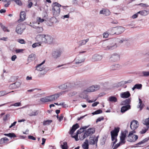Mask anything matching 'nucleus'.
Returning <instances> with one entry per match:
<instances>
[{"instance_id":"f704fd0d","label":"nucleus","mask_w":149,"mask_h":149,"mask_svg":"<svg viewBox=\"0 0 149 149\" xmlns=\"http://www.w3.org/2000/svg\"><path fill=\"white\" fill-rule=\"evenodd\" d=\"M89 40V39L87 38L86 40H83L79 41L78 42L79 45V46H81L85 44Z\"/></svg>"},{"instance_id":"de8ad7c7","label":"nucleus","mask_w":149,"mask_h":149,"mask_svg":"<svg viewBox=\"0 0 149 149\" xmlns=\"http://www.w3.org/2000/svg\"><path fill=\"white\" fill-rule=\"evenodd\" d=\"M134 87L136 88V89H141L142 87V85L141 84H136L134 85Z\"/></svg>"},{"instance_id":"0e129e2a","label":"nucleus","mask_w":149,"mask_h":149,"mask_svg":"<svg viewBox=\"0 0 149 149\" xmlns=\"http://www.w3.org/2000/svg\"><path fill=\"white\" fill-rule=\"evenodd\" d=\"M21 105V103L20 102H16L14 104L12 105V106L15 107H18L20 106Z\"/></svg>"},{"instance_id":"20e7f679","label":"nucleus","mask_w":149,"mask_h":149,"mask_svg":"<svg viewBox=\"0 0 149 149\" xmlns=\"http://www.w3.org/2000/svg\"><path fill=\"white\" fill-rule=\"evenodd\" d=\"M63 93L60 92L56 93L54 95L48 96L49 102L53 101L57 99L59 96L61 95Z\"/></svg>"},{"instance_id":"bf43d9fd","label":"nucleus","mask_w":149,"mask_h":149,"mask_svg":"<svg viewBox=\"0 0 149 149\" xmlns=\"http://www.w3.org/2000/svg\"><path fill=\"white\" fill-rule=\"evenodd\" d=\"M18 42L22 44H25L26 43L24 40L22 39H18Z\"/></svg>"},{"instance_id":"4c0bfd02","label":"nucleus","mask_w":149,"mask_h":149,"mask_svg":"<svg viewBox=\"0 0 149 149\" xmlns=\"http://www.w3.org/2000/svg\"><path fill=\"white\" fill-rule=\"evenodd\" d=\"M49 100L48 96L40 99V101L43 103L50 102Z\"/></svg>"},{"instance_id":"72a5a7b5","label":"nucleus","mask_w":149,"mask_h":149,"mask_svg":"<svg viewBox=\"0 0 149 149\" xmlns=\"http://www.w3.org/2000/svg\"><path fill=\"white\" fill-rule=\"evenodd\" d=\"M108 101L111 102H116L117 101V98L114 96H111L109 97L108 99Z\"/></svg>"},{"instance_id":"f3484780","label":"nucleus","mask_w":149,"mask_h":149,"mask_svg":"<svg viewBox=\"0 0 149 149\" xmlns=\"http://www.w3.org/2000/svg\"><path fill=\"white\" fill-rule=\"evenodd\" d=\"M120 128L117 127H115L114 129L111 131V136H114V137H117L118 135V134L120 130Z\"/></svg>"},{"instance_id":"58836bf2","label":"nucleus","mask_w":149,"mask_h":149,"mask_svg":"<svg viewBox=\"0 0 149 149\" xmlns=\"http://www.w3.org/2000/svg\"><path fill=\"white\" fill-rule=\"evenodd\" d=\"M138 13L143 16L146 15L148 14L147 11L145 10L140 11L138 12Z\"/></svg>"},{"instance_id":"aec40b11","label":"nucleus","mask_w":149,"mask_h":149,"mask_svg":"<svg viewBox=\"0 0 149 149\" xmlns=\"http://www.w3.org/2000/svg\"><path fill=\"white\" fill-rule=\"evenodd\" d=\"M131 96L130 93L129 91L122 92L120 94V97L123 98H127Z\"/></svg>"},{"instance_id":"3c124183","label":"nucleus","mask_w":149,"mask_h":149,"mask_svg":"<svg viewBox=\"0 0 149 149\" xmlns=\"http://www.w3.org/2000/svg\"><path fill=\"white\" fill-rule=\"evenodd\" d=\"M143 124L146 125L147 126L148 125V127L149 128V118L146 119L145 120Z\"/></svg>"},{"instance_id":"c9c22d12","label":"nucleus","mask_w":149,"mask_h":149,"mask_svg":"<svg viewBox=\"0 0 149 149\" xmlns=\"http://www.w3.org/2000/svg\"><path fill=\"white\" fill-rule=\"evenodd\" d=\"M149 140V137H147L144 139H143L142 141H141L139 142L138 143L136 144V145H139L142 144H143L145 143L148 141Z\"/></svg>"},{"instance_id":"9b49d317","label":"nucleus","mask_w":149,"mask_h":149,"mask_svg":"<svg viewBox=\"0 0 149 149\" xmlns=\"http://www.w3.org/2000/svg\"><path fill=\"white\" fill-rule=\"evenodd\" d=\"M61 53L62 51H61L56 50L52 52V57L55 59H57L60 56Z\"/></svg>"},{"instance_id":"393cba45","label":"nucleus","mask_w":149,"mask_h":149,"mask_svg":"<svg viewBox=\"0 0 149 149\" xmlns=\"http://www.w3.org/2000/svg\"><path fill=\"white\" fill-rule=\"evenodd\" d=\"M70 84L67 83L65 84H63L58 86L59 88L63 90L65 89L69 88L70 87Z\"/></svg>"},{"instance_id":"bb28decb","label":"nucleus","mask_w":149,"mask_h":149,"mask_svg":"<svg viewBox=\"0 0 149 149\" xmlns=\"http://www.w3.org/2000/svg\"><path fill=\"white\" fill-rule=\"evenodd\" d=\"M52 6L54 10H57L58 9H60L59 7H61L62 6L58 3L55 2L53 3L52 5Z\"/></svg>"},{"instance_id":"7ed1b4c3","label":"nucleus","mask_w":149,"mask_h":149,"mask_svg":"<svg viewBox=\"0 0 149 149\" xmlns=\"http://www.w3.org/2000/svg\"><path fill=\"white\" fill-rule=\"evenodd\" d=\"M25 28V27L23 24H19L17 25L15 31L18 34H21Z\"/></svg>"},{"instance_id":"b1692460","label":"nucleus","mask_w":149,"mask_h":149,"mask_svg":"<svg viewBox=\"0 0 149 149\" xmlns=\"http://www.w3.org/2000/svg\"><path fill=\"white\" fill-rule=\"evenodd\" d=\"M131 99L130 98H128L122 101L120 105H126L127 104H130L131 103Z\"/></svg>"},{"instance_id":"ea45409f","label":"nucleus","mask_w":149,"mask_h":149,"mask_svg":"<svg viewBox=\"0 0 149 149\" xmlns=\"http://www.w3.org/2000/svg\"><path fill=\"white\" fill-rule=\"evenodd\" d=\"M61 147L62 149H68V146L67 145V143L66 142H64L63 143V145H61Z\"/></svg>"},{"instance_id":"c756f323","label":"nucleus","mask_w":149,"mask_h":149,"mask_svg":"<svg viewBox=\"0 0 149 149\" xmlns=\"http://www.w3.org/2000/svg\"><path fill=\"white\" fill-rule=\"evenodd\" d=\"M39 113V111L38 110H31L29 115L30 116H36Z\"/></svg>"},{"instance_id":"dca6fc26","label":"nucleus","mask_w":149,"mask_h":149,"mask_svg":"<svg viewBox=\"0 0 149 149\" xmlns=\"http://www.w3.org/2000/svg\"><path fill=\"white\" fill-rule=\"evenodd\" d=\"M122 66L118 64H115L111 65L110 67L111 71L118 70L121 69Z\"/></svg>"},{"instance_id":"338daca9","label":"nucleus","mask_w":149,"mask_h":149,"mask_svg":"<svg viewBox=\"0 0 149 149\" xmlns=\"http://www.w3.org/2000/svg\"><path fill=\"white\" fill-rule=\"evenodd\" d=\"M28 138L29 139H31L33 140H35L36 138L32 136L29 135L28 136Z\"/></svg>"},{"instance_id":"603ef678","label":"nucleus","mask_w":149,"mask_h":149,"mask_svg":"<svg viewBox=\"0 0 149 149\" xmlns=\"http://www.w3.org/2000/svg\"><path fill=\"white\" fill-rule=\"evenodd\" d=\"M43 30V29L42 27H38L36 29V31L37 32L40 33L42 32Z\"/></svg>"},{"instance_id":"ddd939ff","label":"nucleus","mask_w":149,"mask_h":149,"mask_svg":"<svg viewBox=\"0 0 149 149\" xmlns=\"http://www.w3.org/2000/svg\"><path fill=\"white\" fill-rule=\"evenodd\" d=\"M127 141L131 142H134L136 141L138 138V136L136 135H133L130 136H128Z\"/></svg>"},{"instance_id":"f8f14e48","label":"nucleus","mask_w":149,"mask_h":149,"mask_svg":"<svg viewBox=\"0 0 149 149\" xmlns=\"http://www.w3.org/2000/svg\"><path fill=\"white\" fill-rule=\"evenodd\" d=\"M45 61L44 60L42 63L36 66L35 68H36V70L42 71L44 70H48V69H46L45 68H44L43 66H42V65L45 63Z\"/></svg>"},{"instance_id":"4be33fe9","label":"nucleus","mask_w":149,"mask_h":149,"mask_svg":"<svg viewBox=\"0 0 149 149\" xmlns=\"http://www.w3.org/2000/svg\"><path fill=\"white\" fill-rule=\"evenodd\" d=\"M26 13L24 11H21L20 14V19L18 20V22H20L21 21L25 20L26 18Z\"/></svg>"},{"instance_id":"c03bdc74","label":"nucleus","mask_w":149,"mask_h":149,"mask_svg":"<svg viewBox=\"0 0 149 149\" xmlns=\"http://www.w3.org/2000/svg\"><path fill=\"white\" fill-rule=\"evenodd\" d=\"M102 111L101 109H99L95 111L94 112H92V114L93 115H95V114H98L101 113H102Z\"/></svg>"},{"instance_id":"49530a36","label":"nucleus","mask_w":149,"mask_h":149,"mask_svg":"<svg viewBox=\"0 0 149 149\" xmlns=\"http://www.w3.org/2000/svg\"><path fill=\"white\" fill-rule=\"evenodd\" d=\"M14 1L17 5L19 6H21L22 5L20 0H10L11 1Z\"/></svg>"},{"instance_id":"423d86ee","label":"nucleus","mask_w":149,"mask_h":149,"mask_svg":"<svg viewBox=\"0 0 149 149\" xmlns=\"http://www.w3.org/2000/svg\"><path fill=\"white\" fill-rule=\"evenodd\" d=\"M128 132L127 130H125L124 132H122L120 137V142L123 144L125 143V139L126 137V134Z\"/></svg>"},{"instance_id":"8fccbe9b","label":"nucleus","mask_w":149,"mask_h":149,"mask_svg":"<svg viewBox=\"0 0 149 149\" xmlns=\"http://www.w3.org/2000/svg\"><path fill=\"white\" fill-rule=\"evenodd\" d=\"M149 128L147 127V128H144V129H143L141 131L140 133L141 134H143L145 133L148 130Z\"/></svg>"},{"instance_id":"a211bd4d","label":"nucleus","mask_w":149,"mask_h":149,"mask_svg":"<svg viewBox=\"0 0 149 149\" xmlns=\"http://www.w3.org/2000/svg\"><path fill=\"white\" fill-rule=\"evenodd\" d=\"M95 130L94 128H90L86 131L85 133L87 137L95 133Z\"/></svg>"},{"instance_id":"6ab92c4d","label":"nucleus","mask_w":149,"mask_h":149,"mask_svg":"<svg viewBox=\"0 0 149 149\" xmlns=\"http://www.w3.org/2000/svg\"><path fill=\"white\" fill-rule=\"evenodd\" d=\"M79 127V125L78 123H76L74 125L70 130L69 133L71 135L73 134L75 131Z\"/></svg>"},{"instance_id":"2f4dec72","label":"nucleus","mask_w":149,"mask_h":149,"mask_svg":"<svg viewBox=\"0 0 149 149\" xmlns=\"http://www.w3.org/2000/svg\"><path fill=\"white\" fill-rule=\"evenodd\" d=\"M89 144L91 145H95L96 143H97V141H95V137L94 136H90L89 138Z\"/></svg>"},{"instance_id":"39448f33","label":"nucleus","mask_w":149,"mask_h":149,"mask_svg":"<svg viewBox=\"0 0 149 149\" xmlns=\"http://www.w3.org/2000/svg\"><path fill=\"white\" fill-rule=\"evenodd\" d=\"M44 43L48 44H51L52 43L53 41V38L50 35H45Z\"/></svg>"},{"instance_id":"2eb2a0df","label":"nucleus","mask_w":149,"mask_h":149,"mask_svg":"<svg viewBox=\"0 0 149 149\" xmlns=\"http://www.w3.org/2000/svg\"><path fill=\"white\" fill-rule=\"evenodd\" d=\"M21 83L20 81H16L15 83L10 85L9 87L10 88H12L13 89H16L20 86Z\"/></svg>"},{"instance_id":"6e6d98bb","label":"nucleus","mask_w":149,"mask_h":149,"mask_svg":"<svg viewBox=\"0 0 149 149\" xmlns=\"http://www.w3.org/2000/svg\"><path fill=\"white\" fill-rule=\"evenodd\" d=\"M41 45V44L40 43L38 42H36L33 44L32 45V47L33 48H35L36 47L39 46Z\"/></svg>"},{"instance_id":"1a4fd4ad","label":"nucleus","mask_w":149,"mask_h":149,"mask_svg":"<svg viewBox=\"0 0 149 149\" xmlns=\"http://www.w3.org/2000/svg\"><path fill=\"white\" fill-rule=\"evenodd\" d=\"M120 55L117 53H114L112 54L110 57L109 59L111 61L115 62L120 59Z\"/></svg>"},{"instance_id":"a18cd8bd","label":"nucleus","mask_w":149,"mask_h":149,"mask_svg":"<svg viewBox=\"0 0 149 149\" xmlns=\"http://www.w3.org/2000/svg\"><path fill=\"white\" fill-rule=\"evenodd\" d=\"M142 76L148 77L149 76V71H143L142 72Z\"/></svg>"},{"instance_id":"0eeeda50","label":"nucleus","mask_w":149,"mask_h":149,"mask_svg":"<svg viewBox=\"0 0 149 149\" xmlns=\"http://www.w3.org/2000/svg\"><path fill=\"white\" fill-rule=\"evenodd\" d=\"M116 31V34L119 35L122 33L125 30V29L123 27L119 26L118 27H113V30Z\"/></svg>"},{"instance_id":"412c9836","label":"nucleus","mask_w":149,"mask_h":149,"mask_svg":"<svg viewBox=\"0 0 149 149\" xmlns=\"http://www.w3.org/2000/svg\"><path fill=\"white\" fill-rule=\"evenodd\" d=\"M114 39L116 40V42L117 43V45L118 44L119 45L123 42H125L128 40V39L126 38H122L121 39L118 38Z\"/></svg>"},{"instance_id":"f03ea898","label":"nucleus","mask_w":149,"mask_h":149,"mask_svg":"<svg viewBox=\"0 0 149 149\" xmlns=\"http://www.w3.org/2000/svg\"><path fill=\"white\" fill-rule=\"evenodd\" d=\"M100 88V86L97 85L93 86H91L87 88L86 90H84L81 94H79V96L81 98L86 99L88 97V95H86L85 96H83L82 95V93H86L87 92H92L95 91L99 89Z\"/></svg>"},{"instance_id":"5fc2aeb1","label":"nucleus","mask_w":149,"mask_h":149,"mask_svg":"<svg viewBox=\"0 0 149 149\" xmlns=\"http://www.w3.org/2000/svg\"><path fill=\"white\" fill-rule=\"evenodd\" d=\"M0 25L1 28L3 29V31H7L8 32H9L10 31V30H8L7 29V28L6 27L4 26L2 24H1Z\"/></svg>"},{"instance_id":"79ce46f5","label":"nucleus","mask_w":149,"mask_h":149,"mask_svg":"<svg viewBox=\"0 0 149 149\" xmlns=\"http://www.w3.org/2000/svg\"><path fill=\"white\" fill-rule=\"evenodd\" d=\"M35 54H31L28 57V60L29 61L33 60L35 59Z\"/></svg>"},{"instance_id":"473e14b6","label":"nucleus","mask_w":149,"mask_h":149,"mask_svg":"<svg viewBox=\"0 0 149 149\" xmlns=\"http://www.w3.org/2000/svg\"><path fill=\"white\" fill-rule=\"evenodd\" d=\"M85 58H81L79 57L78 58H76L75 59V64H78L83 63L85 61Z\"/></svg>"},{"instance_id":"e2e57ef3","label":"nucleus","mask_w":149,"mask_h":149,"mask_svg":"<svg viewBox=\"0 0 149 149\" xmlns=\"http://www.w3.org/2000/svg\"><path fill=\"white\" fill-rule=\"evenodd\" d=\"M23 50L22 49H16L15 51L16 53H19L22 52Z\"/></svg>"},{"instance_id":"052dcab7","label":"nucleus","mask_w":149,"mask_h":149,"mask_svg":"<svg viewBox=\"0 0 149 149\" xmlns=\"http://www.w3.org/2000/svg\"><path fill=\"white\" fill-rule=\"evenodd\" d=\"M104 119V118L103 116H101L100 117L98 118L96 120V123H97L98 122H100L102 120Z\"/></svg>"},{"instance_id":"13d9d810","label":"nucleus","mask_w":149,"mask_h":149,"mask_svg":"<svg viewBox=\"0 0 149 149\" xmlns=\"http://www.w3.org/2000/svg\"><path fill=\"white\" fill-rule=\"evenodd\" d=\"M8 93H6L5 91H0V97L8 94Z\"/></svg>"},{"instance_id":"a19ab883","label":"nucleus","mask_w":149,"mask_h":149,"mask_svg":"<svg viewBox=\"0 0 149 149\" xmlns=\"http://www.w3.org/2000/svg\"><path fill=\"white\" fill-rule=\"evenodd\" d=\"M52 122V120H45L43 122V124L44 125H49Z\"/></svg>"},{"instance_id":"09e8293b","label":"nucleus","mask_w":149,"mask_h":149,"mask_svg":"<svg viewBox=\"0 0 149 149\" xmlns=\"http://www.w3.org/2000/svg\"><path fill=\"white\" fill-rule=\"evenodd\" d=\"M77 93L76 91L71 92L68 93V95L69 97H72L77 94Z\"/></svg>"},{"instance_id":"e433bc0d","label":"nucleus","mask_w":149,"mask_h":149,"mask_svg":"<svg viewBox=\"0 0 149 149\" xmlns=\"http://www.w3.org/2000/svg\"><path fill=\"white\" fill-rule=\"evenodd\" d=\"M4 135L5 136L9 137L11 138L12 137H16V135L13 133H10L8 134L5 133L4 134Z\"/></svg>"},{"instance_id":"6e6552de","label":"nucleus","mask_w":149,"mask_h":149,"mask_svg":"<svg viewBox=\"0 0 149 149\" xmlns=\"http://www.w3.org/2000/svg\"><path fill=\"white\" fill-rule=\"evenodd\" d=\"M139 125L138 121L136 120H134L131 122L130 127L131 130H135L138 127Z\"/></svg>"},{"instance_id":"37998d69","label":"nucleus","mask_w":149,"mask_h":149,"mask_svg":"<svg viewBox=\"0 0 149 149\" xmlns=\"http://www.w3.org/2000/svg\"><path fill=\"white\" fill-rule=\"evenodd\" d=\"M79 139L81 141H82L85 138L87 137V136L86 135L85 133L84 132V134H81V135H79Z\"/></svg>"},{"instance_id":"4468645a","label":"nucleus","mask_w":149,"mask_h":149,"mask_svg":"<svg viewBox=\"0 0 149 149\" xmlns=\"http://www.w3.org/2000/svg\"><path fill=\"white\" fill-rule=\"evenodd\" d=\"M102 57L101 55L95 54L92 56V61H100L102 60Z\"/></svg>"},{"instance_id":"9d476101","label":"nucleus","mask_w":149,"mask_h":149,"mask_svg":"<svg viewBox=\"0 0 149 149\" xmlns=\"http://www.w3.org/2000/svg\"><path fill=\"white\" fill-rule=\"evenodd\" d=\"M45 34H40L37 35L36 37V39L37 41L41 44L42 42L44 43Z\"/></svg>"},{"instance_id":"4d7b16f0","label":"nucleus","mask_w":149,"mask_h":149,"mask_svg":"<svg viewBox=\"0 0 149 149\" xmlns=\"http://www.w3.org/2000/svg\"><path fill=\"white\" fill-rule=\"evenodd\" d=\"M123 144L122 143H120V142H119V143H117L116 144L115 146H114L113 148V149H116L117 148H118L121 145Z\"/></svg>"},{"instance_id":"cd10ccee","label":"nucleus","mask_w":149,"mask_h":149,"mask_svg":"<svg viewBox=\"0 0 149 149\" xmlns=\"http://www.w3.org/2000/svg\"><path fill=\"white\" fill-rule=\"evenodd\" d=\"M52 12L53 15L54 17L58 16L60 13V9L54 10L53 8H52Z\"/></svg>"},{"instance_id":"864d4df0","label":"nucleus","mask_w":149,"mask_h":149,"mask_svg":"<svg viewBox=\"0 0 149 149\" xmlns=\"http://www.w3.org/2000/svg\"><path fill=\"white\" fill-rule=\"evenodd\" d=\"M106 139L104 137H103L101 140L100 144L101 146L104 145L105 143Z\"/></svg>"},{"instance_id":"a878e982","label":"nucleus","mask_w":149,"mask_h":149,"mask_svg":"<svg viewBox=\"0 0 149 149\" xmlns=\"http://www.w3.org/2000/svg\"><path fill=\"white\" fill-rule=\"evenodd\" d=\"M100 14H103L106 16H108L110 15V12L109 10L104 9L100 11Z\"/></svg>"},{"instance_id":"7c9ffc66","label":"nucleus","mask_w":149,"mask_h":149,"mask_svg":"<svg viewBox=\"0 0 149 149\" xmlns=\"http://www.w3.org/2000/svg\"><path fill=\"white\" fill-rule=\"evenodd\" d=\"M82 147L84 149H88V141L87 139L85 140V141L82 145Z\"/></svg>"},{"instance_id":"5701e85b","label":"nucleus","mask_w":149,"mask_h":149,"mask_svg":"<svg viewBox=\"0 0 149 149\" xmlns=\"http://www.w3.org/2000/svg\"><path fill=\"white\" fill-rule=\"evenodd\" d=\"M131 109V106L130 104L123 106L122 107L121 109V112L124 113L126 111Z\"/></svg>"},{"instance_id":"774afa93","label":"nucleus","mask_w":149,"mask_h":149,"mask_svg":"<svg viewBox=\"0 0 149 149\" xmlns=\"http://www.w3.org/2000/svg\"><path fill=\"white\" fill-rule=\"evenodd\" d=\"M117 141V139H116L115 141H114L112 142L111 143V146H112V148H113V147L114 146V145L116 143Z\"/></svg>"},{"instance_id":"f257e3e1","label":"nucleus","mask_w":149,"mask_h":149,"mask_svg":"<svg viewBox=\"0 0 149 149\" xmlns=\"http://www.w3.org/2000/svg\"><path fill=\"white\" fill-rule=\"evenodd\" d=\"M102 46L106 48V49L109 50L116 49L118 46L114 39L104 42L102 44Z\"/></svg>"},{"instance_id":"69168bd1","label":"nucleus","mask_w":149,"mask_h":149,"mask_svg":"<svg viewBox=\"0 0 149 149\" xmlns=\"http://www.w3.org/2000/svg\"><path fill=\"white\" fill-rule=\"evenodd\" d=\"M146 56H147V58H146L145 61H149V52H148L146 54Z\"/></svg>"},{"instance_id":"680f3d73","label":"nucleus","mask_w":149,"mask_h":149,"mask_svg":"<svg viewBox=\"0 0 149 149\" xmlns=\"http://www.w3.org/2000/svg\"><path fill=\"white\" fill-rule=\"evenodd\" d=\"M44 19H41L40 17H38L37 18V21L39 22H42L44 21Z\"/></svg>"},{"instance_id":"c85d7f7f","label":"nucleus","mask_w":149,"mask_h":149,"mask_svg":"<svg viewBox=\"0 0 149 149\" xmlns=\"http://www.w3.org/2000/svg\"><path fill=\"white\" fill-rule=\"evenodd\" d=\"M139 102L137 106V108H139L140 110L141 111L143 108L144 105L142 103V101L141 99L139 98Z\"/></svg>"}]
</instances>
